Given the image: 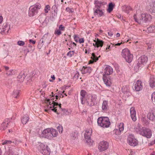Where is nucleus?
I'll use <instances>...</instances> for the list:
<instances>
[{
    "mask_svg": "<svg viewBox=\"0 0 155 155\" xmlns=\"http://www.w3.org/2000/svg\"><path fill=\"white\" fill-rule=\"evenodd\" d=\"M134 18L135 21L140 24L143 23H146L150 21L152 19L151 16L146 13H143L140 15L136 14L134 15Z\"/></svg>",
    "mask_w": 155,
    "mask_h": 155,
    "instance_id": "f257e3e1",
    "label": "nucleus"
},
{
    "mask_svg": "<svg viewBox=\"0 0 155 155\" xmlns=\"http://www.w3.org/2000/svg\"><path fill=\"white\" fill-rule=\"evenodd\" d=\"M134 129L140 134L147 138H150L152 136L151 130L149 128L142 127L139 124H137V125L135 127Z\"/></svg>",
    "mask_w": 155,
    "mask_h": 155,
    "instance_id": "f03ea898",
    "label": "nucleus"
},
{
    "mask_svg": "<svg viewBox=\"0 0 155 155\" xmlns=\"http://www.w3.org/2000/svg\"><path fill=\"white\" fill-rule=\"evenodd\" d=\"M97 123L99 126L103 128L109 127L110 125L109 118L106 117H101L97 119Z\"/></svg>",
    "mask_w": 155,
    "mask_h": 155,
    "instance_id": "7ed1b4c3",
    "label": "nucleus"
},
{
    "mask_svg": "<svg viewBox=\"0 0 155 155\" xmlns=\"http://www.w3.org/2000/svg\"><path fill=\"white\" fill-rule=\"evenodd\" d=\"M41 8V5L40 3H37L33 5L30 6L29 11L28 14L30 17H33L36 15L38 13V11Z\"/></svg>",
    "mask_w": 155,
    "mask_h": 155,
    "instance_id": "20e7f679",
    "label": "nucleus"
},
{
    "mask_svg": "<svg viewBox=\"0 0 155 155\" xmlns=\"http://www.w3.org/2000/svg\"><path fill=\"white\" fill-rule=\"evenodd\" d=\"M122 55L124 58L127 62L130 63L133 58V55L131 54L130 50L127 48L123 49L122 51Z\"/></svg>",
    "mask_w": 155,
    "mask_h": 155,
    "instance_id": "39448f33",
    "label": "nucleus"
},
{
    "mask_svg": "<svg viewBox=\"0 0 155 155\" xmlns=\"http://www.w3.org/2000/svg\"><path fill=\"white\" fill-rule=\"evenodd\" d=\"M122 55L124 58L127 62L130 63L133 58V55L131 54L130 50L127 48L123 49L122 51Z\"/></svg>",
    "mask_w": 155,
    "mask_h": 155,
    "instance_id": "423d86ee",
    "label": "nucleus"
},
{
    "mask_svg": "<svg viewBox=\"0 0 155 155\" xmlns=\"http://www.w3.org/2000/svg\"><path fill=\"white\" fill-rule=\"evenodd\" d=\"M148 60V58L145 55H143L140 57L137 60V67L138 68L141 69L145 64Z\"/></svg>",
    "mask_w": 155,
    "mask_h": 155,
    "instance_id": "0eeeda50",
    "label": "nucleus"
},
{
    "mask_svg": "<svg viewBox=\"0 0 155 155\" xmlns=\"http://www.w3.org/2000/svg\"><path fill=\"white\" fill-rule=\"evenodd\" d=\"M92 133L91 130H87L84 134V137L86 140V142L89 145H92L93 143V140L91 139V137Z\"/></svg>",
    "mask_w": 155,
    "mask_h": 155,
    "instance_id": "6e6552de",
    "label": "nucleus"
},
{
    "mask_svg": "<svg viewBox=\"0 0 155 155\" xmlns=\"http://www.w3.org/2000/svg\"><path fill=\"white\" fill-rule=\"evenodd\" d=\"M127 141L130 146L134 147L138 144L137 140L134 138V135L132 134H130L128 136Z\"/></svg>",
    "mask_w": 155,
    "mask_h": 155,
    "instance_id": "1a4fd4ad",
    "label": "nucleus"
},
{
    "mask_svg": "<svg viewBox=\"0 0 155 155\" xmlns=\"http://www.w3.org/2000/svg\"><path fill=\"white\" fill-rule=\"evenodd\" d=\"M48 146L41 144L38 147L39 150L43 155H49L50 151L48 149Z\"/></svg>",
    "mask_w": 155,
    "mask_h": 155,
    "instance_id": "9d476101",
    "label": "nucleus"
},
{
    "mask_svg": "<svg viewBox=\"0 0 155 155\" xmlns=\"http://www.w3.org/2000/svg\"><path fill=\"white\" fill-rule=\"evenodd\" d=\"M108 147V143L106 141H103L99 143L98 148L100 152H102L107 149Z\"/></svg>",
    "mask_w": 155,
    "mask_h": 155,
    "instance_id": "9b49d317",
    "label": "nucleus"
},
{
    "mask_svg": "<svg viewBox=\"0 0 155 155\" xmlns=\"http://www.w3.org/2000/svg\"><path fill=\"white\" fill-rule=\"evenodd\" d=\"M10 29V25L7 23H5L3 24L2 28L0 29V32L2 35L8 34Z\"/></svg>",
    "mask_w": 155,
    "mask_h": 155,
    "instance_id": "f8f14e48",
    "label": "nucleus"
},
{
    "mask_svg": "<svg viewBox=\"0 0 155 155\" xmlns=\"http://www.w3.org/2000/svg\"><path fill=\"white\" fill-rule=\"evenodd\" d=\"M10 124H11L12 125L14 124V123L12 122L10 123V119H5L1 125L0 129L5 130L7 127L8 125Z\"/></svg>",
    "mask_w": 155,
    "mask_h": 155,
    "instance_id": "ddd939ff",
    "label": "nucleus"
},
{
    "mask_svg": "<svg viewBox=\"0 0 155 155\" xmlns=\"http://www.w3.org/2000/svg\"><path fill=\"white\" fill-rule=\"evenodd\" d=\"M147 117L150 120L155 122V109H153L148 113Z\"/></svg>",
    "mask_w": 155,
    "mask_h": 155,
    "instance_id": "4468645a",
    "label": "nucleus"
},
{
    "mask_svg": "<svg viewBox=\"0 0 155 155\" xmlns=\"http://www.w3.org/2000/svg\"><path fill=\"white\" fill-rule=\"evenodd\" d=\"M103 80L105 84L107 86H111L112 84L110 76L103 75Z\"/></svg>",
    "mask_w": 155,
    "mask_h": 155,
    "instance_id": "2eb2a0df",
    "label": "nucleus"
},
{
    "mask_svg": "<svg viewBox=\"0 0 155 155\" xmlns=\"http://www.w3.org/2000/svg\"><path fill=\"white\" fill-rule=\"evenodd\" d=\"M50 134V128L46 129L42 132V137L49 139H51V137Z\"/></svg>",
    "mask_w": 155,
    "mask_h": 155,
    "instance_id": "dca6fc26",
    "label": "nucleus"
},
{
    "mask_svg": "<svg viewBox=\"0 0 155 155\" xmlns=\"http://www.w3.org/2000/svg\"><path fill=\"white\" fill-rule=\"evenodd\" d=\"M134 89L136 91H139L142 89L143 86L140 81L138 80L134 84Z\"/></svg>",
    "mask_w": 155,
    "mask_h": 155,
    "instance_id": "f3484780",
    "label": "nucleus"
},
{
    "mask_svg": "<svg viewBox=\"0 0 155 155\" xmlns=\"http://www.w3.org/2000/svg\"><path fill=\"white\" fill-rule=\"evenodd\" d=\"M113 72L112 68L109 66H107L105 68L104 71V74L103 75L106 76L111 74Z\"/></svg>",
    "mask_w": 155,
    "mask_h": 155,
    "instance_id": "a211bd4d",
    "label": "nucleus"
},
{
    "mask_svg": "<svg viewBox=\"0 0 155 155\" xmlns=\"http://www.w3.org/2000/svg\"><path fill=\"white\" fill-rule=\"evenodd\" d=\"M130 113L131 117L132 120L135 121L137 120L136 115V111L134 107H132L130 109Z\"/></svg>",
    "mask_w": 155,
    "mask_h": 155,
    "instance_id": "6ab92c4d",
    "label": "nucleus"
},
{
    "mask_svg": "<svg viewBox=\"0 0 155 155\" xmlns=\"http://www.w3.org/2000/svg\"><path fill=\"white\" fill-rule=\"evenodd\" d=\"M102 109L104 112L108 111L109 109V107L108 106V102L107 101H104L102 104Z\"/></svg>",
    "mask_w": 155,
    "mask_h": 155,
    "instance_id": "aec40b11",
    "label": "nucleus"
},
{
    "mask_svg": "<svg viewBox=\"0 0 155 155\" xmlns=\"http://www.w3.org/2000/svg\"><path fill=\"white\" fill-rule=\"evenodd\" d=\"M97 97L95 95L91 96V99L90 101H88V104L90 106H92L96 103Z\"/></svg>",
    "mask_w": 155,
    "mask_h": 155,
    "instance_id": "412c9836",
    "label": "nucleus"
},
{
    "mask_svg": "<svg viewBox=\"0 0 155 155\" xmlns=\"http://www.w3.org/2000/svg\"><path fill=\"white\" fill-rule=\"evenodd\" d=\"M94 41L95 42V43H93V45L95 47H102L103 45L104 42L102 40H99L97 38V41L94 40Z\"/></svg>",
    "mask_w": 155,
    "mask_h": 155,
    "instance_id": "4be33fe9",
    "label": "nucleus"
},
{
    "mask_svg": "<svg viewBox=\"0 0 155 155\" xmlns=\"http://www.w3.org/2000/svg\"><path fill=\"white\" fill-rule=\"evenodd\" d=\"M25 77V73L24 72H21L18 76V81L20 82H22Z\"/></svg>",
    "mask_w": 155,
    "mask_h": 155,
    "instance_id": "5701e85b",
    "label": "nucleus"
},
{
    "mask_svg": "<svg viewBox=\"0 0 155 155\" xmlns=\"http://www.w3.org/2000/svg\"><path fill=\"white\" fill-rule=\"evenodd\" d=\"M91 71V68L90 67H85L83 66L81 70L82 74H85L88 73L90 74Z\"/></svg>",
    "mask_w": 155,
    "mask_h": 155,
    "instance_id": "b1692460",
    "label": "nucleus"
},
{
    "mask_svg": "<svg viewBox=\"0 0 155 155\" xmlns=\"http://www.w3.org/2000/svg\"><path fill=\"white\" fill-rule=\"evenodd\" d=\"M149 10L152 13H155V2H152L150 4Z\"/></svg>",
    "mask_w": 155,
    "mask_h": 155,
    "instance_id": "393cba45",
    "label": "nucleus"
},
{
    "mask_svg": "<svg viewBox=\"0 0 155 155\" xmlns=\"http://www.w3.org/2000/svg\"><path fill=\"white\" fill-rule=\"evenodd\" d=\"M50 132L51 136V139L53 138V137H56L58 134V132L56 130L53 129L52 128H50Z\"/></svg>",
    "mask_w": 155,
    "mask_h": 155,
    "instance_id": "a878e982",
    "label": "nucleus"
},
{
    "mask_svg": "<svg viewBox=\"0 0 155 155\" xmlns=\"http://www.w3.org/2000/svg\"><path fill=\"white\" fill-rule=\"evenodd\" d=\"M47 104H48L47 108V109H45V111L46 112H48V111L50 110H51L53 107V106L52 105V104L51 102L50 101V100L49 99H48L47 100Z\"/></svg>",
    "mask_w": 155,
    "mask_h": 155,
    "instance_id": "bb28decb",
    "label": "nucleus"
},
{
    "mask_svg": "<svg viewBox=\"0 0 155 155\" xmlns=\"http://www.w3.org/2000/svg\"><path fill=\"white\" fill-rule=\"evenodd\" d=\"M29 117L27 115L23 116L21 119V122L23 124H25L28 121Z\"/></svg>",
    "mask_w": 155,
    "mask_h": 155,
    "instance_id": "cd10ccee",
    "label": "nucleus"
},
{
    "mask_svg": "<svg viewBox=\"0 0 155 155\" xmlns=\"http://www.w3.org/2000/svg\"><path fill=\"white\" fill-rule=\"evenodd\" d=\"M150 85L151 87L155 89V79L151 78L150 81Z\"/></svg>",
    "mask_w": 155,
    "mask_h": 155,
    "instance_id": "c85d7f7f",
    "label": "nucleus"
},
{
    "mask_svg": "<svg viewBox=\"0 0 155 155\" xmlns=\"http://www.w3.org/2000/svg\"><path fill=\"white\" fill-rule=\"evenodd\" d=\"M114 5V4H113L112 2L109 3L108 5V8L107 9V12L110 13L113 10Z\"/></svg>",
    "mask_w": 155,
    "mask_h": 155,
    "instance_id": "c756f323",
    "label": "nucleus"
},
{
    "mask_svg": "<svg viewBox=\"0 0 155 155\" xmlns=\"http://www.w3.org/2000/svg\"><path fill=\"white\" fill-rule=\"evenodd\" d=\"M123 10L127 14L129 13V10L131 9V7L129 6L124 5L122 7Z\"/></svg>",
    "mask_w": 155,
    "mask_h": 155,
    "instance_id": "7c9ffc66",
    "label": "nucleus"
},
{
    "mask_svg": "<svg viewBox=\"0 0 155 155\" xmlns=\"http://www.w3.org/2000/svg\"><path fill=\"white\" fill-rule=\"evenodd\" d=\"M147 31L148 33H151L155 31V26H151L147 28Z\"/></svg>",
    "mask_w": 155,
    "mask_h": 155,
    "instance_id": "2f4dec72",
    "label": "nucleus"
},
{
    "mask_svg": "<svg viewBox=\"0 0 155 155\" xmlns=\"http://www.w3.org/2000/svg\"><path fill=\"white\" fill-rule=\"evenodd\" d=\"M16 73L15 70L11 69L6 72V74L8 75H12L15 74Z\"/></svg>",
    "mask_w": 155,
    "mask_h": 155,
    "instance_id": "473e14b6",
    "label": "nucleus"
},
{
    "mask_svg": "<svg viewBox=\"0 0 155 155\" xmlns=\"http://www.w3.org/2000/svg\"><path fill=\"white\" fill-rule=\"evenodd\" d=\"M118 127L119 130L120 131V133L121 131H123L124 130V123H120L118 125Z\"/></svg>",
    "mask_w": 155,
    "mask_h": 155,
    "instance_id": "72a5a7b5",
    "label": "nucleus"
},
{
    "mask_svg": "<svg viewBox=\"0 0 155 155\" xmlns=\"http://www.w3.org/2000/svg\"><path fill=\"white\" fill-rule=\"evenodd\" d=\"M122 92L124 93L127 92L129 91V87L127 86H124L122 88Z\"/></svg>",
    "mask_w": 155,
    "mask_h": 155,
    "instance_id": "f704fd0d",
    "label": "nucleus"
},
{
    "mask_svg": "<svg viewBox=\"0 0 155 155\" xmlns=\"http://www.w3.org/2000/svg\"><path fill=\"white\" fill-rule=\"evenodd\" d=\"M62 113L61 114L63 115H67L69 114V113L68 111V110L63 109H62Z\"/></svg>",
    "mask_w": 155,
    "mask_h": 155,
    "instance_id": "c9c22d12",
    "label": "nucleus"
},
{
    "mask_svg": "<svg viewBox=\"0 0 155 155\" xmlns=\"http://www.w3.org/2000/svg\"><path fill=\"white\" fill-rule=\"evenodd\" d=\"M2 145L8 144H11V143H14V141H12L10 140H3L2 141Z\"/></svg>",
    "mask_w": 155,
    "mask_h": 155,
    "instance_id": "e433bc0d",
    "label": "nucleus"
},
{
    "mask_svg": "<svg viewBox=\"0 0 155 155\" xmlns=\"http://www.w3.org/2000/svg\"><path fill=\"white\" fill-rule=\"evenodd\" d=\"M19 94V91L18 90H16L14 91L13 92V97L16 98L17 97Z\"/></svg>",
    "mask_w": 155,
    "mask_h": 155,
    "instance_id": "4c0bfd02",
    "label": "nucleus"
},
{
    "mask_svg": "<svg viewBox=\"0 0 155 155\" xmlns=\"http://www.w3.org/2000/svg\"><path fill=\"white\" fill-rule=\"evenodd\" d=\"M92 57H91V58L94 61L96 62L98 60V58L97 57L94 53H93L92 54Z\"/></svg>",
    "mask_w": 155,
    "mask_h": 155,
    "instance_id": "58836bf2",
    "label": "nucleus"
},
{
    "mask_svg": "<svg viewBox=\"0 0 155 155\" xmlns=\"http://www.w3.org/2000/svg\"><path fill=\"white\" fill-rule=\"evenodd\" d=\"M97 3L95 5V8H96L100 9V8L101 6L102 3L99 2H97Z\"/></svg>",
    "mask_w": 155,
    "mask_h": 155,
    "instance_id": "ea45409f",
    "label": "nucleus"
},
{
    "mask_svg": "<svg viewBox=\"0 0 155 155\" xmlns=\"http://www.w3.org/2000/svg\"><path fill=\"white\" fill-rule=\"evenodd\" d=\"M78 133L77 132H74V134H72L71 136V138L73 140H74L76 137H78Z\"/></svg>",
    "mask_w": 155,
    "mask_h": 155,
    "instance_id": "a19ab883",
    "label": "nucleus"
},
{
    "mask_svg": "<svg viewBox=\"0 0 155 155\" xmlns=\"http://www.w3.org/2000/svg\"><path fill=\"white\" fill-rule=\"evenodd\" d=\"M74 53H75L74 51H70L68 52L67 55L70 57H72V55H74Z\"/></svg>",
    "mask_w": 155,
    "mask_h": 155,
    "instance_id": "79ce46f5",
    "label": "nucleus"
},
{
    "mask_svg": "<svg viewBox=\"0 0 155 155\" xmlns=\"http://www.w3.org/2000/svg\"><path fill=\"white\" fill-rule=\"evenodd\" d=\"M86 94V92L84 90H81V97H85Z\"/></svg>",
    "mask_w": 155,
    "mask_h": 155,
    "instance_id": "37998d69",
    "label": "nucleus"
},
{
    "mask_svg": "<svg viewBox=\"0 0 155 155\" xmlns=\"http://www.w3.org/2000/svg\"><path fill=\"white\" fill-rule=\"evenodd\" d=\"M50 10V7L48 5H47L45 9V13H48V11Z\"/></svg>",
    "mask_w": 155,
    "mask_h": 155,
    "instance_id": "c03bdc74",
    "label": "nucleus"
},
{
    "mask_svg": "<svg viewBox=\"0 0 155 155\" xmlns=\"http://www.w3.org/2000/svg\"><path fill=\"white\" fill-rule=\"evenodd\" d=\"M57 129L58 130L59 133H62L63 130L62 127L60 125L59 126L57 127Z\"/></svg>",
    "mask_w": 155,
    "mask_h": 155,
    "instance_id": "a18cd8bd",
    "label": "nucleus"
},
{
    "mask_svg": "<svg viewBox=\"0 0 155 155\" xmlns=\"http://www.w3.org/2000/svg\"><path fill=\"white\" fill-rule=\"evenodd\" d=\"M62 33L61 31L59 30H57L55 31L54 32V34L55 35H60Z\"/></svg>",
    "mask_w": 155,
    "mask_h": 155,
    "instance_id": "49530a36",
    "label": "nucleus"
},
{
    "mask_svg": "<svg viewBox=\"0 0 155 155\" xmlns=\"http://www.w3.org/2000/svg\"><path fill=\"white\" fill-rule=\"evenodd\" d=\"M48 36L47 34H45L41 38V39L40 40V41L41 42V43L42 44L43 42V40L44 39H45Z\"/></svg>",
    "mask_w": 155,
    "mask_h": 155,
    "instance_id": "de8ad7c7",
    "label": "nucleus"
},
{
    "mask_svg": "<svg viewBox=\"0 0 155 155\" xmlns=\"http://www.w3.org/2000/svg\"><path fill=\"white\" fill-rule=\"evenodd\" d=\"M18 44L19 46H23L25 44V42L24 41H19L18 42Z\"/></svg>",
    "mask_w": 155,
    "mask_h": 155,
    "instance_id": "09e8293b",
    "label": "nucleus"
},
{
    "mask_svg": "<svg viewBox=\"0 0 155 155\" xmlns=\"http://www.w3.org/2000/svg\"><path fill=\"white\" fill-rule=\"evenodd\" d=\"M151 99L153 101L155 102V92H153L152 94Z\"/></svg>",
    "mask_w": 155,
    "mask_h": 155,
    "instance_id": "8fccbe9b",
    "label": "nucleus"
},
{
    "mask_svg": "<svg viewBox=\"0 0 155 155\" xmlns=\"http://www.w3.org/2000/svg\"><path fill=\"white\" fill-rule=\"evenodd\" d=\"M94 14L95 15H97L99 14V11L100 9L96 8L95 9H94Z\"/></svg>",
    "mask_w": 155,
    "mask_h": 155,
    "instance_id": "3c124183",
    "label": "nucleus"
},
{
    "mask_svg": "<svg viewBox=\"0 0 155 155\" xmlns=\"http://www.w3.org/2000/svg\"><path fill=\"white\" fill-rule=\"evenodd\" d=\"M99 15L100 16H101L104 15V12L102 9H100L99 12Z\"/></svg>",
    "mask_w": 155,
    "mask_h": 155,
    "instance_id": "603ef678",
    "label": "nucleus"
},
{
    "mask_svg": "<svg viewBox=\"0 0 155 155\" xmlns=\"http://www.w3.org/2000/svg\"><path fill=\"white\" fill-rule=\"evenodd\" d=\"M51 103L52 104V105L53 106V107H55V106H57L58 105V103L55 102L54 101H52V102Z\"/></svg>",
    "mask_w": 155,
    "mask_h": 155,
    "instance_id": "864d4df0",
    "label": "nucleus"
},
{
    "mask_svg": "<svg viewBox=\"0 0 155 155\" xmlns=\"http://www.w3.org/2000/svg\"><path fill=\"white\" fill-rule=\"evenodd\" d=\"M59 29L60 30L64 31V27L62 25H59Z\"/></svg>",
    "mask_w": 155,
    "mask_h": 155,
    "instance_id": "5fc2aeb1",
    "label": "nucleus"
},
{
    "mask_svg": "<svg viewBox=\"0 0 155 155\" xmlns=\"http://www.w3.org/2000/svg\"><path fill=\"white\" fill-rule=\"evenodd\" d=\"M72 9H71L70 8H69L68 7H67L66 8V10L67 12H73V11H72Z\"/></svg>",
    "mask_w": 155,
    "mask_h": 155,
    "instance_id": "6e6d98bb",
    "label": "nucleus"
},
{
    "mask_svg": "<svg viewBox=\"0 0 155 155\" xmlns=\"http://www.w3.org/2000/svg\"><path fill=\"white\" fill-rule=\"evenodd\" d=\"M155 143V139H154V140L151 141L150 143H149L148 145L149 146H150L153 145Z\"/></svg>",
    "mask_w": 155,
    "mask_h": 155,
    "instance_id": "4d7b16f0",
    "label": "nucleus"
},
{
    "mask_svg": "<svg viewBox=\"0 0 155 155\" xmlns=\"http://www.w3.org/2000/svg\"><path fill=\"white\" fill-rule=\"evenodd\" d=\"M79 73L78 72H77L74 75V78H76L77 79H78L79 76Z\"/></svg>",
    "mask_w": 155,
    "mask_h": 155,
    "instance_id": "13d9d810",
    "label": "nucleus"
},
{
    "mask_svg": "<svg viewBox=\"0 0 155 155\" xmlns=\"http://www.w3.org/2000/svg\"><path fill=\"white\" fill-rule=\"evenodd\" d=\"M29 41L30 43H31L33 45L35 44L36 42L35 41L33 40L32 39H29Z\"/></svg>",
    "mask_w": 155,
    "mask_h": 155,
    "instance_id": "bf43d9fd",
    "label": "nucleus"
},
{
    "mask_svg": "<svg viewBox=\"0 0 155 155\" xmlns=\"http://www.w3.org/2000/svg\"><path fill=\"white\" fill-rule=\"evenodd\" d=\"M84 97H81L80 98L81 103L82 104H84Z\"/></svg>",
    "mask_w": 155,
    "mask_h": 155,
    "instance_id": "052dcab7",
    "label": "nucleus"
},
{
    "mask_svg": "<svg viewBox=\"0 0 155 155\" xmlns=\"http://www.w3.org/2000/svg\"><path fill=\"white\" fill-rule=\"evenodd\" d=\"M74 39L75 41L77 42L78 41V38L76 35H74Z\"/></svg>",
    "mask_w": 155,
    "mask_h": 155,
    "instance_id": "680f3d73",
    "label": "nucleus"
},
{
    "mask_svg": "<svg viewBox=\"0 0 155 155\" xmlns=\"http://www.w3.org/2000/svg\"><path fill=\"white\" fill-rule=\"evenodd\" d=\"M4 67L5 68V71H8L9 70V67L8 66H4Z\"/></svg>",
    "mask_w": 155,
    "mask_h": 155,
    "instance_id": "e2e57ef3",
    "label": "nucleus"
},
{
    "mask_svg": "<svg viewBox=\"0 0 155 155\" xmlns=\"http://www.w3.org/2000/svg\"><path fill=\"white\" fill-rule=\"evenodd\" d=\"M53 108H52L51 110L54 111L55 113H56L57 112V109H56V107H53Z\"/></svg>",
    "mask_w": 155,
    "mask_h": 155,
    "instance_id": "0e129e2a",
    "label": "nucleus"
},
{
    "mask_svg": "<svg viewBox=\"0 0 155 155\" xmlns=\"http://www.w3.org/2000/svg\"><path fill=\"white\" fill-rule=\"evenodd\" d=\"M108 34L109 36L110 37H111L113 34V33L111 31H110L109 32H108Z\"/></svg>",
    "mask_w": 155,
    "mask_h": 155,
    "instance_id": "69168bd1",
    "label": "nucleus"
},
{
    "mask_svg": "<svg viewBox=\"0 0 155 155\" xmlns=\"http://www.w3.org/2000/svg\"><path fill=\"white\" fill-rule=\"evenodd\" d=\"M79 42L80 43H82L84 42L83 39H80L79 40Z\"/></svg>",
    "mask_w": 155,
    "mask_h": 155,
    "instance_id": "338daca9",
    "label": "nucleus"
},
{
    "mask_svg": "<svg viewBox=\"0 0 155 155\" xmlns=\"http://www.w3.org/2000/svg\"><path fill=\"white\" fill-rule=\"evenodd\" d=\"M94 61L92 60H91L89 61V64H92L93 63Z\"/></svg>",
    "mask_w": 155,
    "mask_h": 155,
    "instance_id": "774afa93",
    "label": "nucleus"
}]
</instances>
